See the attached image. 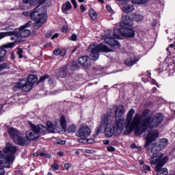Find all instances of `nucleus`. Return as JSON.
Instances as JSON below:
<instances>
[{
  "instance_id": "nucleus-61",
  "label": "nucleus",
  "mask_w": 175,
  "mask_h": 175,
  "mask_svg": "<svg viewBox=\"0 0 175 175\" xmlns=\"http://www.w3.org/2000/svg\"><path fill=\"white\" fill-rule=\"evenodd\" d=\"M75 154H76L77 155H79V154H80V152L76 151V152H75Z\"/></svg>"
},
{
  "instance_id": "nucleus-6",
  "label": "nucleus",
  "mask_w": 175,
  "mask_h": 175,
  "mask_svg": "<svg viewBox=\"0 0 175 175\" xmlns=\"http://www.w3.org/2000/svg\"><path fill=\"white\" fill-rule=\"evenodd\" d=\"M28 124L31 129L26 132V139L29 140L30 142H33L37 140V139H39L41 133H42V131H46V128L44 125H35L31 122H28Z\"/></svg>"
},
{
  "instance_id": "nucleus-10",
  "label": "nucleus",
  "mask_w": 175,
  "mask_h": 175,
  "mask_svg": "<svg viewBox=\"0 0 175 175\" xmlns=\"http://www.w3.org/2000/svg\"><path fill=\"white\" fill-rule=\"evenodd\" d=\"M120 34L123 36H128L129 38H133L135 36V31L124 26L122 27L113 29V36L115 39H120Z\"/></svg>"
},
{
  "instance_id": "nucleus-58",
  "label": "nucleus",
  "mask_w": 175,
  "mask_h": 175,
  "mask_svg": "<svg viewBox=\"0 0 175 175\" xmlns=\"http://www.w3.org/2000/svg\"><path fill=\"white\" fill-rule=\"evenodd\" d=\"M50 46H51V44L47 43L46 44H45L44 47H50Z\"/></svg>"
},
{
  "instance_id": "nucleus-16",
  "label": "nucleus",
  "mask_w": 175,
  "mask_h": 175,
  "mask_svg": "<svg viewBox=\"0 0 175 175\" xmlns=\"http://www.w3.org/2000/svg\"><path fill=\"white\" fill-rule=\"evenodd\" d=\"M16 46V42H8L7 44H4L0 46V58H4L6 57V54L8 53V51L6 49H13Z\"/></svg>"
},
{
  "instance_id": "nucleus-14",
  "label": "nucleus",
  "mask_w": 175,
  "mask_h": 175,
  "mask_svg": "<svg viewBox=\"0 0 175 175\" xmlns=\"http://www.w3.org/2000/svg\"><path fill=\"white\" fill-rule=\"evenodd\" d=\"M45 131H42V133H46V132H49V133H55L56 132H62V129L58 126V123H55L54 125L51 122H46V127L44 126Z\"/></svg>"
},
{
  "instance_id": "nucleus-9",
  "label": "nucleus",
  "mask_w": 175,
  "mask_h": 175,
  "mask_svg": "<svg viewBox=\"0 0 175 175\" xmlns=\"http://www.w3.org/2000/svg\"><path fill=\"white\" fill-rule=\"evenodd\" d=\"M8 133L16 144L23 146L27 144V138L17 129L11 127L8 129Z\"/></svg>"
},
{
  "instance_id": "nucleus-55",
  "label": "nucleus",
  "mask_w": 175,
  "mask_h": 175,
  "mask_svg": "<svg viewBox=\"0 0 175 175\" xmlns=\"http://www.w3.org/2000/svg\"><path fill=\"white\" fill-rule=\"evenodd\" d=\"M24 3H29L32 2V0H23Z\"/></svg>"
},
{
  "instance_id": "nucleus-7",
  "label": "nucleus",
  "mask_w": 175,
  "mask_h": 175,
  "mask_svg": "<svg viewBox=\"0 0 175 175\" xmlns=\"http://www.w3.org/2000/svg\"><path fill=\"white\" fill-rule=\"evenodd\" d=\"M46 12L44 7L39 8V6H37L34 10L31 12L30 17L33 21H38L41 24H44L47 20Z\"/></svg>"
},
{
  "instance_id": "nucleus-40",
  "label": "nucleus",
  "mask_w": 175,
  "mask_h": 175,
  "mask_svg": "<svg viewBox=\"0 0 175 175\" xmlns=\"http://www.w3.org/2000/svg\"><path fill=\"white\" fill-rule=\"evenodd\" d=\"M144 170H148V172H151V167L148 165H143Z\"/></svg>"
},
{
  "instance_id": "nucleus-54",
  "label": "nucleus",
  "mask_w": 175,
  "mask_h": 175,
  "mask_svg": "<svg viewBox=\"0 0 175 175\" xmlns=\"http://www.w3.org/2000/svg\"><path fill=\"white\" fill-rule=\"evenodd\" d=\"M109 143H110V141L107 139L103 141V144L107 145V144H109Z\"/></svg>"
},
{
  "instance_id": "nucleus-12",
  "label": "nucleus",
  "mask_w": 175,
  "mask_h": 175,
  "mask_svg": "<svg viewBox=\"0 0 175 175\" xmlns=\"http://www.w3.org/2000/svg\"><path fill=\"white\" fill-rule=\"evenodd\" d=\"M103 39L107 44H109L111 47H113L114 49H120V43L118 41L114 40L111 37V30H107L105 31Z\"/></svg>"
},
{
  "instance_id": "nucleus-29",
  "label": "nucleus",
  "mask_w": 175,
  "mask_h": 175,
  "mask_svg": "<svg viewBox=\"0 0 175 175\" xmlns=\"http://www.w3.org/2000/svg\"><path fill=\"white\" fill-rule=\"evenodd\" d=\"M33 156L34 157H44V158H51V155L47 154L44 152H39L34 153Z\"/></svg>"
},
{
  "instance_id": "nucleus-60",
  "label": "nucleus",
  "mask_w": 175,
  "mask_h": 175,
  "mask_svg": "<svg viewBox=\"0 0 175 175\" xmlns=\"http://www.w3.org/2000/svg\"><path fill=\"white\" fill-rule=\"evenodd\" d=\"M136 147V145L135 144H132L131 145V148H135Z\"/></svg>"
},
{
  "instance_id": "nucleus-19",
  "label": "nucleus",
  "mask_w": 175,
  "mask_h": 175,
  "mask_svg": "<svg viewBox=\"0 0 175 175\" xmlns=\"http://www.w3.org/2000/svg\"><path fill=\"white\" fill-rule=\"evenodd\" d=\"M122 10L124 13H132L135 10V6L133 4H126L122 8Z\"/></svg>"
},
{
  "instance_id": "nucleus-36",
  "label": "nucleus",
  "mask_w": 175,
  "mask_h": 175,
  "mask_svg": "<svg viewBox=\"0 0 175 175\" xmlns=\"http://www.w3.org/2000/svg\"><path fill=\"white\" fill-rule=\"evenodd\" d=\"M68 131L71 133H75L76 132V126L75 125H70L68 128Z\"/></svg>"
},
{
  "instance_id": "nucleus-38",
  "label": "nucleus",
  "mask_w": 175,
  "mask_h": 175,
  "mask_svg": "<svg viewBox=\"0 0 175 175\" xmlns=\"http://www.w3.org/2000/svg\"><path fill=\"white\" fill-rule=\"evenodd\" d=\"M107 150L109 152H114V151H116V148L111 146H109L108 147H107Z\"/></svg>"
},
{
  "instance_id": "nucleus-31",
  "label": "nucleus",
  "mask_w": 175,
  "mask_h": 175,
  "mask_svg": "<svg viewBox=\"0 0 175 175\" xmlns=\"http://www.w3.org/2000/svg\"><path fill=\"white\" fill-rule=\"evenodd\" d=\"M60 124L62 128L65 129L66 128V119L65 118V116H62L60 118Z\"/></svg>"
},
{
  "instance_id": "nucleus-15",
  "label": "nucleus",
  "mask_w": 175,
  "mask_h": 175,
  "mask_svg": "<svg viewBox=\"0 0 175 175\" xmlns=\"http://www.w3.org/2000/svg\"><path fill=\"white\" fill-rule=\"evenodd\" d=\"M91 133V130L89 126H82L79 128V131L76 133L77 137H88Z\"/></svg>"
},
{
  "instance_id": "nucleus-5",
  "label": "nucleus",
  "mask_w": 175,
  "mask_h": 175,
  "mask_svg": "<svg viewBox=\"0 0 175 175\" xmlns=\"http://www.w3.org/2000/svg\"><path fill=\"white\" fill-rule=\"evenodd\" d=\"M31 25H32V22L29 21L25 25L21 26L18 31H12L13 36L10 38V40L14 42V43H20V42H23V38L31 36V30L27 29Z\"/></svg>"
},
{
  "instance_id": "nucleus-53",
  "label": "nucleus",
  "mask_w": 175,
  "mask_h": 175,
  "mask_svg": "<svg viewBox=\"0 0 175 175\" xmlns=\"http://www.w3.org/2000/svg\"><path fill=\"white\" fill-rule=\"evenodd\" d=\"M58 157H64V153L63 152H57Z\"/></svg>"
},
{
  "instance_id": "nucleus-1",
  "label": "nucleus",
  "mask_w": 175,
  "mask_h": 175,
  "mask_svg": "<svg viewBox=\"0 0 175 175\" xmlns=\"http://www.w3.org/2000/svg\"><path fill=\"white\" fill-rule=\"evenodd\" d=\"M133 114H135V109L131 108L126 115L124 122L125 127L131 131L135 129V136H140L146 132V127L148 122L151 121V111L146 109L141 116L137 113L134 118ZM132 118H133V121Z\"/></svg>"
},
{
  "instance_id": "nucleus-48",
  "label": "nucleus",
  "mask_w": 175,
  "mask_h": 175,
  "mask_svg": "<svg viewBox=\"0 0 175 175\" xmlns=\"http://www.w3.org/2000/svg\"><path fill=\"white\" fill-rule=\"evenodd\" d=\"M80 9H81L82 12H84L85 11V7L83 5H81L80 6Z\"/></svg>"
},
{
  "instance_id": "nucleus-37",
  "label": "nucleus",
  "mask_w": 175,
  "mask_h": 175,
  "mask_svg": "<svg viewBox=\"0 0 175 175\" xmlns=\"http://www.w3.org/2000/svg\"><path fill=\"white\" fill-rule=\"evenodd\" d=\"M49 77H50L49 75H44L41 77L38 81V83H43L45 80H46V79H49Z\"/></svg>"
},
{
  "instance_id": "nucleus-42",
  "label": "nucleus",
  "mask_w": 175,
  "mask_h": 175,
  "mask_svg": "<svg viewBox=\"0 0 175 175\" xmlns=\"http://www.w3.org/2000/svg\"><path fill=\"white\" fill-rule=\"evenodd\" d=\"M86 143L87 144H92L95 143V140L94 139H87Z\"/></svg>"
},
{
  "instance_id": "nucleus-64",
  "label": "nucleus",
  "mask_w": 175,
  "mask_h": 175,
  "mask_svg": "<svg viewBox=\"0 0 175 175\" xmlns=\"http://www.w3.org/2000/svg\"><path fill=\"white\" fill-rule=\"evenodd\" d=\"M99 2H101L102 3H103V2H105L103 0H98Z\"/></svg>"
},
{
  "instance_id": "nucleus-21",
  "label": "nucleus",
  "mask_w": 175,
  "mask_h": 175,
  "mask_svg": "<svg viewBox=\"0 0 175 175\" xmlns=\"http://www.w3.org/2000/svg\"><path fill=\"white\" fill-rule=\"evenodd\" d=\"M27 81L29 83V84H31L32 87H34L35 83L38 81V77L35 75H30L27 77Z\"/></svg>"
},
{
  "instance_id": "nucleus-59",
  "label": "nucleus",
  "mask_w": 175,
  "mask_h": 175,
  "mask_svg": "<svg viewBox=\"0 0 175 175\" xmlns=\"http://www.w3.org/2000/svg\"><path fill=\"white\" fill-rule=\"evenodd\" d=\"M46 2V0H40V3H44Z\"/></svg>"
},
{
  "instance_id": "nucleus-62",
  "label": "nucleus",
  "mask_w": 175,
  "mask_h": 175,
  "mask_svg": "<svg viewBox=\"0 0 175 175\" xmlns=\"http://www.w3.org/2000/svg\"><path fill=\"white\" fill-rule=\"evenodd\" d=\"M84 1L85 0H78V1L80 2V3H83V2H84Z\"/></svg>"
},
{
  "instance_id": "nucleus-18",
  "label": "nucleus",
  "mask_w": 175,
  "mask_h": 175,
  "mask_svg": "<svg viewBox=\"0 0 175 175\" xmlns=\"http://www.w3.org/2000/svg\"><path fill=\"white\" fill-rule=\"evenodd\" d=\"M68 75H70L69 72V68L68 65L64 66L62 67L56 73L57 77H59L60 79H64Z\"/></svg>"
},
{
  "instance_id": "nucleus-49",
  "label": "nucleus",
  "mask_w": 175,
  "mask_h": 175,
  "mask_svg": "<svg viewBox=\"0 0 175 175\" xmlns=\"http://www.w3.org/2000/svg\"><path fill=\"white\" fill-rule=\"evenodd\" d=\"M64 167H65V169H66L68 170V169H69L70 167V164L65 163L64 164Z\"/></svg>"
},
{
  "instance_id": "nucleus-41",
  "label": "nucleus",
  "mask_w": 175,
  "mask_h": 175,
  "mask_svg": "<svg viewBox=\"0 0 175 175\" xmlns=\"http://www.w3.org/2000/svg\"><path fill=\"white\" fill-rule=\"evenodd\" d=\"M17 54L18 55L19 58H23V49H18Z\"/></svg>"
},
{
  "instance_id": "nucleus-2",
  "label": "nucleus",
  "mask_w": 175,
  "mask_h": 175,
  "mask_svg": "<svg viewBox=\"0 0 175 175\" xmlns=\"http://www.w3.org/2000/svg\"><path fill=\"white\" fill-rule=\"evenodd\" d=\"M159 136V132L157 130H148V133L145 137L146 144L145 147H148V152L149 154H152L150 156V162L151 165H157L158 163H161L162 160L163 159V154L159 152L162 149L158 145V144H155L152 146H150V144L152 143Z\"/></svg>"
},
{
  "instance_id": "nucleus-46",
  "label": "nucleus",
  "mask_w": 175,
  "mask_h": 175,
  "mask_svg": "<svg viewBox=\"0 0 175 175\" xmlns=\"http://www.w3.org/2000/svg\"><path fill=\"white\" fill-rule=\"evenodd\" d=\"M51 35H53V31H49L46 33V38H51Z\"/></svg>"
},
{
  "instance_id": "nucleus-26",
  "label": "nucleus",
  "mask_w": 175,
  "mask_h": 175,
  "mask_svg": "<svg viewBox=\"0 0 175 175\" xmlns=\"http://www.w3.org/2000/svg\"><path fill=\"white\" fill-rule=\"evenodd\" d=\"M54 55H61V57H65L66 55V51L65 50L62 51L59 49H56L53 51Z\"/></svg>"
},
{
  "instance_id": "nucleus-13",
  "label": "nucleus",
  "mask_w": 175,
  "mask_h": 175,
  "mask_svg": "<svg viewBox=\"0 0 175 175\" xmlns=\"http://www.w3.org/2000/svg\"><path fill=\"white\" fill-rule=\"evenodd\" d=\"M109 124H111V120H109V116H103L100 124L97 128V132H96L97 135L98 133H103L106 128L109 126Z\"/></svg>"
},
{
  "instance_id": "nucleus-17",
  "label": "nucleus",
  "mask_w": 175,
  "mask_h": 175,
  "mask_svg": "<svg viewBox=\"0 0 175 175\" xmlns=\"http://www.w3.org/2000/svg\"><path fill=\"white\" fill-rule=\"evenodd\" d=\"M78 62L83 66L86 68V69H90L92 66V62H91V59L88 56H82L78 59Z\"/></svg>"
},
{
  "instance_id": "nucleus-52",
  "label": "nucleus",
  "mask_w": 175,
  "mask_h": 175,
  "mask_svg": "<svg viewBox=\"0 0 175 175\" xmlns=\"http://www.w3.org/2000/svg\"><path fill=\"white\" fill-rule=\"evenodd\" d=\"M85 152L86 154H92V150L86 149V150H85Z\"/></svg>"
},
{
  "instance_id": "nucleus-27",
  "label": "nucleus",
  "mask_w": 175,
  "mask_h": 175,
  "mask_svg": "<svg viewBox=\"0 0 175 175\" xmlns=\"http://www.w3.org/2000/svg\"><path fill=\"white\" fill-rule=\"evenodd\" d=\"M6 36H11V38H13V31L1 32L0 40L3 39V38H6Z\"/></svg>"
},
{
  "instance_id": "nucleus-33",
  "label": "nucleus",
  "mask_w": 175,
  "mask_h": 175,
  "mask_svg": "<svg viewBox=\"0 0 175 175\" xmlns=\"http://www.w3.org/2000/svg\"><path fill=\"white\" fill-rule=\"evenodd\" d=\"M144 17L142 15L135 14L133 17V20L137 21V23H140V21H143Z\"/></svg>"
},
{
  "instance_id": "nucleus-22",
  "label": "nucleus",
  "mask_w": 175,
  "mask_h": 175,
  "mask_svg": "<svg viewBox=\"0 0 175 175\" xmlns=\"http://www.w3.org/2000/svg\"><path fill=\"white\" fill-rule=\"evenodd\" d=\"M70 9H72V4H70L69 1H66V3L63 4L62 7V12L65 14H66V13H68V10H70Z\"/></svg>"
},
{
  "instance_id": "nucleus-28",
  "label": "nucleus",
  "mask_w": 175,
  "mask_h": 175,
  "mask_svg": "<svg viewBox=\"0 0 175 175\" xmlns=\"http://www.w3.org/2000/svg\"><path fill=\"white\" fill-rule=\"evenodd\" d=\"M89 16L90 18H92V20H93L94 21L98 19V14H96V12H95V10H90Z\"/></svg>"
},
{
  "instance_id": "nucleus-24",
  "label": "nucleus",
  "mask_w": 175,
  "mask_h": 175,
  "mask_svg": "<svg viewBox=\"0 0 175 175\" xmlns=\"http://www.w3.org/2000/svg\"><path fill=\"white\" fill-rule=\"evenodd\" d=\"M168 143H169V141L167 140V139L164 138V139H160L159 143H157V144L158 146H159L161 150H163V148H165V147L167 146Z\"/></svg>"
},
{
  "instance_id": "nucleus-3",
  "label": "nucleus",
  "mask_w": 175,
  "mask_h": 175,
  "mask_svg": "<svg viewBox=\"0 0 175 175\" xmlns=\"http://www.w3.org/2000/svg\"><path fill=\"white\" fill-rule=\"evenodd\" d=\"M125 113V108L123 105H119L115 111V125L106 127L104 132L107 137H111L113 135H120L124 129V118L122 116Z\"/></svg>"
},
{
  "instance_id": "nucleus-4",
  "label": "nucleus",
  "mask_w": 175,
  "mask_h": 175,
  "mask_svg": "<svg viewBox=\"0 0 175 175\" xmlns=\"http://www.w3.org/2000/svg\"><path fill=\"white\" fill-rule=\"evenodd\" d=\"M16 151L17 148L10 143L6 144L3 152L0 150V173H2L3 167H10V163H13Z\"/></svg>"
},
{
  "instance_id": "nucleus-11",
  "label": "nucleus",
  "mask_w": 175,
  "mask_h": 175,
  "mask_svg": "<svg viewBox=\"0 0 175 175\" xmlns=\"http://www.w3.org/2000/svg\"><path fill=\"white\" fill-rule=\"evenodd\" d=\"M163 122V115L161 113H156L152 118H150L146 126L145 127V131H147L148 128L152 129V128H158L159 125Z\"/></svg>"
},
{
  "instance_id": "nucleus-25",
  "label": "nucleus",
  "mask_w": 175,
  "mask_h": 175,
  "mask_svg": "<svg viewBox=\"0 0 175 175\" xmlns=\"http://www.w3.org/2000/svg\"><path fill=\"white\" fill-rule=\"evenodd\" d=\"M137 61H139L137 59L127 58L125 60L124 64L127 66H132V65H135V63L137 62Z\"/></svg>"
},
{
  "instance_id": "nucleus-56",
  "label": "nucleus",
  "mask_w": 175,
  "mask_h": 175,
  "mask_svg": "<svg viewBox=\"0 0 175 175\" xmlns=\"http://www.w3.org/2000/svg\"><path fill=\"white\" fill-rule=\"evenodd\" d=\"M152 84H154L155 85H157V84H158V83H157V81H155L154 79H152Z\"/></svg>"
},
{
  "instance_id": "nucleus-51",
  "label": "nucleus",
  "mask_w": 175,
  "mask_h": 175,
  "mask_svg": "<svg viewBox=\"0 0 175 175\" xmlns=\"http://www.w3.org/2000/svg\"><path fill=\"white\" fill-rule=\"evenodd\" d=\"M59 35L58 33H55L52 37H51V39L52 40H53V39H55V38H58Z\"/></svg>"
},
{
  "instance_id": "nucleus-63",
  "label": "nucleus",
  "mask_w": 175,
  "mask_h": 175,
  "mask_svg": "<svg viewBox=\"0 0 175 175\" xmlns=\"http://www.w3.org/2000/svg\"><path fill=\"white\" fill-rule=\"evenodd\" d=\"M107 9L109 10V9H111V8L110 6H107Z\"/></svg>"
},
{
  "instance_id": "nucleus-44",
  "label": "nucleus",
  "mask_w": 175,
  "mask_h": 175,
  "mask_svg": "<svg viewBox=\"0 0 175 175\" xmlns=\"http://www.w3.org/2000/svg\"><path fill=\"white\" fill-rule=\"evenodd\" d=\"M52 168L53 170H58V169H59V165L57 164H53L52 165Z\"/></svg>"
},
{
  "instance_id": "nucleus-47",
  "label": "nucleus",
  "mask_w": 175,
  "mask_h": 175,
  "mask_svg": "<svg viewBox=\"0 0 175 175\" xmlns=\"http://www.w3.org/2000/svg\"><path fill=\"white\" fill-rule=\"evenodd\" d=\"M78 142L79 143H87V139L81 138L78 139Z\"/></svg>"
},
{
  "instance_id": "nucleus-23",
  "label": "nucleus",
  "mask_w": 175,
  "mask_h": 175,
  "mask_svg": "<svg viewBox=\"0 0 175 175\" xmlns=\"http://www.w3.org/2000/svg\"><path fill=\"white\" fill-rule=\"evenodd\" d=\"M33 88L31 84L26 81L25 83H23L22 91L23 92H28V91H31Z\"/></svg>"
},
{
  "instance_id": "nucleus-39",
  "label": "nucleus",
  "mask_w": 175,
  "mask_h": 175,
  "mask_svg": "<svg viewBox=\"0 0 175 175\" xmlns=\"http://www.w3.org/2000/svg\"><path fill=\"white\" fill-rule=\"evenodd\" d=\"M70 40H73L74 42H76V40H77V35H76V33H73L70 38Z\"/></svg>"
},
{
  "instance_id": "nucleus-57",
  "label": "nucleus",
  "mask_w": 175,
  "mask_h": 175,
  "mask_svg": "<svg viewBox=\"0 0 175 175\" xmlns=\"http://www.w3.org/2000/svg\"><path fill=\"white\" fill-rule=\"evenodd\" d=\"M0 175H5V170H1V173H0Z\"/></svg>"
},
{
  "instance_id": "nucleus-8",
  "label": "nucleus",
  "mask_w": 175,
  "mask_h": 175,
  "mask_svg": "<svg viewBox=\"0 0 175 175\" xmlns=\"http://www.w3.org/2000/svg\"><path fill=\"white\" fill-rule=\"evenodd\" d=\"M89 50L91 51L90 59L92 61H96L99 59V53H110L111 50L107 48L105 44L101 43L97 46L92 44L88 47Z\"/></svg>"
},
{
  "instance_id": "nucleus-30",
  "label": "nucleus",
  "mask_w": 175,
  "mask_h": 175,
  "mask_svg": "<svg viewBox=\"0 0 175 175\" xmlns=\"http://www.w3.org/2000/svg\"><path fill=\"white\" fill-rule=\"evenodd\" d=\"M150 0H131L132 3H135L136 5H144L147 3Z\"/></svg>"
},
{
  "instance_id": "nucleus-43",
  "label": "nucleus",
  "mask_w": 175,
  "mask_h": 175,
  "mask_svg": "<svg viewBox=\"0 0 175 175\" xmlns=\"http://www.w3.org/2000/svg\"><path fill=\"white\" fill-rule=\"evenodd\" d=\"M57 143V144H61L62 146H64L66 143V141L58 139Z\"/></svg>"
},
{
  "instance_id": "nucleus-34",
  "label": "nucleus",
  "mask_w": 175,
  "mask_h": 175,
  "mask_svg": "<svg viewBox=\"0 0 175 175\" xmlns=\"http://www.w3.org/2000/svg\"><path fill=\"white\" fill-rule=\"evenodd\" d=\"M14 90L15 91H17L18 90H23V83L21 82H17L14 87Z\"/></svg>"
},
{
  "instance_id": "nucleus-35",
  "label": "nucleus",
  "mask_w": 175,
  "mask_h": 175,
  "mask_svg": "<svg viewBox=\"0 0 175 175\" xmlns=\"http://www.w3.org/2000/svg\"><path fill=\"white\" fill-rule=\"evenodd\" d=\"M42 24H44V23H42L39 21H36V23L33 24V27L34 29H39V28H40L42 27Z\"/></svg>"
},
{
  "instance_id": "nucleus-50",
  "label": "nucleus",
  "mask_w": 175,
  "mask_h": 175,
  "mask_svg": "<svg viewBox=\"0 0 175 175\" xmlns=\"http://www.w3.org/2000/svg\"><path fill=\"white\" fill-rule=\"evenodd\" d=\"M62 32H64V33L68 32V27L66 26L63 27Z\"/></svg>"
},
{
  "instance_id": "nucleus-32",
  "label": "nucleus",
  "mask_w": 175,
  "mask_h": 175,
  "mask_svg": "<svg viewBox=\"0 0 175 175\" xmlns=\"http://www.w3.org/2000/svg\"><path fill=\"white\" fill-rule=\"evenodd\" d=\"M10 66L8 63H3L0 64V72H3L5 69H10Z\"/></svg>"
},
{
  "instance_id": "nucleus-20",
  "label": "nucleus",
  "mask_w": 175,
  "mask_h": 175,
  "mask_svg": "<svg viewBox=\"0 0 175 175\" xmlns=\"http://www.w3.org/2000/svg\"><path fill=\"white\" fill-rule=\"evenodd\" d=\"M132 25V21L129 16H126L125 18L122 20V22L120 24V27L121 28H122V27H131Z\"/></svg>"
},
{
  "instance_id": "nucleus-45",
  "label": "nucleus",
  "mask_w": 175,
  "mask_h": 175,
  "mask_svg": "<svg viewBox=\"0 0 175 175\" xmlns=\"http://www.w3.org/2000/svg\"><path fill=\"white\" fill-rule=\"evenodd\" d=\"M71 2L72 3V5H74V8L77 9V2L76 1V0H71Z\"/></svg>"
}]
</instances>
